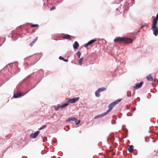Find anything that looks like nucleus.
Wrapping results in <instances>:
<instances>
[{
    "label": "nucleus",
    "mask_w": 158,
    "mask_h": 158,
    "mask_svg": "<svg viewBox=\"0 0 158 158\" xmlns=\"http://www.w3.org/2000/svg\"><path fill=\"white\" fill-rule=\"evenodd\" d=\"M121 100V99L117 100L114 102L111 103L108 106L109 109L106 112L96 116L94 117V118L95 119H96L98 118H101L105 116L112 110L114 106L118 103Z\"/></svg>",
    "instance_id": "f257e3e1"
},
{
    "label": "nucleus",
    "mask_w": 158,
    "mask_h": 158,
    "mask_svg": "<svg viewBox=\"0 0 158 158\" xmlns=\"http://www.w3.org/2000/svg\"><path fill=\"white\" fill-rule=\"evenodd\" d=\"M133 40L131 38L127 37H118L114 40V41L115 43H124L127 44L132 43Z\"/></svg>",
    "instance_id": "f03ea898"
},
{
    "label": "nucleus",
    "mask_w": 158,
    "mask_h": 158,
    "mask_svg": "<svg viewBox=\"0 0 158 158\" xmlns=\"http://www.w3.org/2000/svg\"><path fill=\"white\" fill-rule=\"evenodd\" d=\"M157 23H152V30L153 31L154 35L156 36L158 34V28L156 26Z\"/></svg>",
    "instance_id": "7ed1b4c3"
},
{
    "label": "nucleus",
    "mask_w": 158,
    "mask_h": 158,
    "mask_svg": "<svg viewBox=\"0 0 158 158\" xmlns=\"http://www.w3.org/2000/svg\"><path fill=\"white\" fill-rule=\"evenodd\" d=\"M106 89L105 87L100 88L98 89L95 92V95L96 97H99L100 96V94L99 93L101 92L104 91L106 90Z\"/></svg>",
    "instance_id": "20e7f679"
},
{
    "label": "nucleus",
    "mask_w": 158,
    "mask_h": 158,
    "mask_svg": "<svg viewBox=\"0 0 158 158\" xmlns=\"http://www.w3.org/2000/svg\"><path fill=\"white\" fill-rule=\"evenodd\" d=\"M69 105L68 103H65L64 104H63L61 105H59L58 106L56 107L55 106L54 107V109L56 110H57L60 108H63L66 106H67Z\"/></svg>",
    "instance_id": "39448f33"
},
{
    "label": "nucleus",
    "mask_w": 158,
    "mask_h": 158,
    "mask_svg": "<svg viewBox=\"0 0 158 158\" xmlns=\"http://www.w3.org/2000/svg\"><path fill=\"white\" fill-rule=\"evenodd\" d=\"M79 99V97H77L76 98H72L71 99H69L67 103L70 102L71 103H75V102H77L78 101Z\"/></svg>",
    "instance_id": "423d86ee"
},
{
    "label": "nucleus",
    "mask_w": 158,
    "mask_h": 158,
    "mask_svg": "<svg viewBox=\"0 0 158 158\" xmlns=\"http://www.w3.org/2000/svg\"><path fill=\"white\" fill-rule=\"evenodd\" d=\"M40 133V131H37L34 133H31L30 135V137L31 138H35Z\"/></svg>",
    "instance_id": "0eeeda50"
},
{
    "label": "nucleus",
    "mask_w": 158,
    "mask_h": 158,
    "mask_svg": "<svg viewBox=\"0 0 158 158\" xmlns=\"http://www.w3.org/2000/svg\"><path fill=\"white\" fill-rule=\"evenodd\" d=\"M143 84V81H141L139 83H137L134 87V88L135 89H138L142 87Z\"/></svg>",
    "instance_id": "6e6552de"
},
{
    "label": "nucleus",
    "mask_w": 158,
    "mask_h": 158,
    "mask_svg": "<svg viewBox=\"0 0 158 158\" xmlns=\"http://www.w3.org/2000/svg\"><path fill=\"white\" fill-rule=\"evenodd\" d=\"M97 40V39L92 40L89 41L87 43L85 44V47L86 48L89 45L91 44L94 42L96 41Z\"/></svg>",
    "instance_id": "1a4fd4ad"
},
{
    "label": "nucleus",
    "mask_w": 158,
    "mask_h": 158,
    "mask_svg": "<svg viewBox=\"0 0 158 158\" xmlns=\"http://www.w3.org/2000/svg\"><path fill=\"white\" fill-rule=\"evenodd\" d=\"M27 93H28V92L24 94H22L21 93H20V94L16 93V94H14V95L13 96V97L15 98H18L20 96H23L25 95Z\"/></svg>",
    "instance_id": "9d476101"
},
{
    "label": "nucleus",
    "mask_w": 158,
    "mask_h": 158,
    "mask_svg": "<svg viewBox=\"0 0 158 158\" xmlns=\"http://www.w3.org/2000/svg\"><path fill=\"white\" fill-rule=\"evenodd\" d=\"M73 46L74 49H77L79 46V44L77 42L75 41L74 44H73Z\"/></svg>",
    "instance_id": "9b49d317"
},
{
    "label": "nucleus",
    "mask_w": 158,
    "mask_h": 158,
    "mask_svg": "<svg viewBox=\"0 0 158 158\" xmlns=\"http://www.w3.org/2000/svg\"><path fill=\"white\" fill-rule=\"evenodd\" d=\"M158 20V12L157 14L156 18L153 19L152 23H157Z\"/></svg>",
    "instance_id": "f8f14e48"
},
{
    "label": "nucleus",
    "mask_w": 158,
    "mask_h": 158,
    "mask_svg": "<svg viewBox=\"0 0 158 158\" xmlns=\"http://www.w3.org/2000/svg\"><path fill=\"white\" fill-rule=\"evenodd\" d=\"M128 151L131 153H132L133 152V146L132 145L130 146L129 148H128Z\"/></svg>",
    "instance_id": "ddd939ff"
},
{
    "label": "nucleus",
    "mask_w": 158,
    "mask_h": 158,
    "mask_svg": "<svg viewBox=\"0 0 158 158\" xmlns=\"http://www.w3.org/2000/svg\"><path fill=\"white\" fill-rule=\"evenodd\" d=\"M146 78L148 81H152L153 80V78L151 77V75L147 77Z\"/></svg>",
    "instance_id": "4468645a"
},
{
    "label": "nucleus",
    "mask_w": 158,
    "mask_h": 158,
    "mask_svg": "<svg viewBox=\"0 0 158 158\" xmlns=\"http://www.w3.org/2000/svg\"><path fill=\"white\" fill-rule=\"evenodd\" d=\"M38 39V37H36V38L33 41H32L31 43L30 44V45L31 46H32L33 45L34 43Z\"/></svg>",
    "instance_id": "2eb2a0df"
},
{
    "label": "nucleus",
    "mask_w": 158,
    "mask_h": 158,
    "mask_svg": "<svg viewBox=\"0 0 158 158\" xmlns=\"http://www.w3.org/2000/svg\"><path fill=\"white\" fill-rule=\"evenodd\" d=\"M59 59L63 60L64 61H65L66 62H67L68 61V59H65L61 56H60L59 57Z\"/></svg>",
    "instance_id": "dca6fc26"
},
{
    "label": "nucleus",
    "mask_w": 158,
    "mask_h": 158,
    "mask_svg": "<svg viewBox=\"0 0 158 158\" xmlns=\"http://www.w3.org/2000/svg\"><path fill=\"white\" fill-rule=\"evenodd\" d=\"M71 36L67 34H66L65 35H64V36H63V38L65 39H69L70 38V37Z\"/></svg>",
    "instance_id": "f3484780"
},
{
    "label": "nucleus",
    "mask_w": 158,
    "mask_h": 158,
    "mask_svg": "<svg viewBox=\"0 0 158 158\" xmlns=\"http://www.w3.org/2000/svg\"><path fill=\"white\" fill-rule=\"evenodd\" d=\"M75 118L74 117H73V118H69V119H67L66 120V122H69L71 120L74 121V120L75 119Z\"/></svg>",
    "instance_id": "a211bd4d"
},
{
    "label": "nucleus",
    "mask_w": 158,
    "mask_h": 158,
    "mask_svg": "<svg viewBox=\"0 0 158 158\" xmlns=\"http://www.w3.org/2000/svg\"><path fill=\"white\" fill-rule=\"evenodd\" d=\"M83 60V58H80V59L79 60L78 63L80 65H81L82 64Z\"/></svg>",
    "instance_id": "6ab92c4d"
},
{
    "label": "nucleus",
    "mask_w": 158,
    "mask_h": 158,
    "mask_svg": "<svg viewBox=\"0 0 158 158\" xmlns=\"http://www.w3.org/2000/svg\"><path fill=\"white\" fill-rule=\"evenodd\" d=\"M74 121L77 125L79 124L80 122V120H78L76 118L74 120Z\"/></svg>",
    "instance_id": "aec40b11"
},
{
    "label": "nucleus",
    "mask_w": 158,
    "mask_h": 158,
    "mask_svg": "<svg viewBox=\"0 0 158 158\" xmlns=\"http://www.w3.org/2000/svg\"><path fill=\"white\" fill-rule=\"evenodd\" d=\"M77 55V56L79 58H80L81 55V53H80V52L79 51H78L76 53Z\"/></svg>",
    "instance_id": "412c9836"
},
{
    "label": "nucleus",
    "mask_w": 158,
    "mask_h": 158,
    "mask_svg": "<svg viewBox=\"0 0 158 158\" xmlns=\"http://www.w3.org/2000/svg\"><path fill=\"white\" fill-rule=\"evenodd\" d=\"M46 127V126L45 125H43L42 127H41L40 128H39V130H42L43 129H44V128H45Z\"/></svg>",
    "instance_id": "4be33fe9"
},
{
    "label": "nucleus",
    "mask_w": 158,
    "mask_h": 158,
    "mask_svg": "<svg viewBox=\"0 0 158 158\" xmlns=\"http://www.w3.org/2000/svg\"><path fill=\"white\" fill-rule=\"evenodd\" d=\"M127 96L129 97H130L131 96V92L130 91H127Z\"/></svg>",
    "instance_id": "5701e85b"
},
{
    "label": "nucleus",
    "mask_w": 158,
    "mask_h": 158,
    "mask_svg": "<svg viewBox=\"0 0 158 158\" xmlns=\"http://www.w3.org/2000/svg\"><path fill=\"white\" fill-rule=\"evenodd\" d=\"M38 24H34V25H32L31 26V27H38Z\"/></svg>",
    "instance_id": "b1692460"
},
{
    "label": "nucleus",
    "mask_w": 158,
    "mask_h": 158,
    "mask_svg": "<svg viewBox=\"0 0 158 158\" xmlns=\"http://www.w3.org/2000/svg\"><path fill=\"white\" fill-rule=\"evenodd\" d=\"M56 9V7L55 6H53L50 9V10H55Z\"/></svg>",
    "instance_id": "393cba45"
},
{
    "label": "nucleus",
    "mask_w": 158,
    "mask_h": 158,
    "mask_svg": "<svg viewBox=\"0 0 158 158\" xmlns=\"http://www.w3.org/2000/svg\"><path fill=\"white\" fill-rule=\"evenodd\" d=\"M30 77H31V75H30L29 76H28L24 80L27 79L29 78H30Z\"/></svg>",
    "instance_id": "a878e982"
},
{
    "label": "nucleus",
    "mask_w": 158,
    "mask_h": 158,
    "mask_svg": "<svg viewBox=\"0 0 158 158\" xmlns=\"http://www.w3.org/2000/svg\"><path fill=\"white\" fill-rule=\"evenodd\" d=\"M139 32V31H137V32Z\"/></svg>",
    "instance_id": "bb28decb"
},
{
    "label": "nucleus",
    "mask_w": 158,
    "mask_h": 158,
    "mask_svg": "<svg viewBox=\"0 0 158 158\" xmlns=\"http://www.w3.org/2000/svg\"><path fill=\"white\" fill-rule=\"evenodd\" d=\"M12 38L13 39V35L12 36Z\"/></svg>",
    "instance_id": "cd10ccee"
},
{
    "label": "nucleus",
    "mask_w": 158,
    "mask_h": 158,
    "mask_svg": "<svg viewBox=\"0 0 158 158\" xmlns=\"http://www.w3.org/2000/svg\"><path fill=\"white\" fill-rule=\"evenodd\" d=\"M145 141H146V139H145Z\"/></svg>",
    "instance_id": "c85d7f7f"
}]
</instances>
